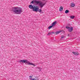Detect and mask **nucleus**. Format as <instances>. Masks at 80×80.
<instances>
[{"mask_svg": "<svg viewBox=\"0 0 80 80\" xmlns=\"http://www.w3.org/2000/svg\"><path fill=\"white\" fill-rule=\"evenodd\" d=\"M66 28L68 29V32H72L73 31V27H72L66 26Z\"/></svg>", "mask_w": 80, "mask_h": 80, "instance_id": "nucleus-4", "label": "nucleus"}, {"mask_svg": "<svg viewBox=\"0 0 80 80\" xmlns=\"http://www.w3.org/2000/svg\"><path fill=\"white\" fill-rule=\"evenodd\" d=\"M70 18H71V19H74V18H75V16L73 15H72L70 16Z\"/></svg>", "mask_w": 80, "mask_h": 80, "instance_id": "nucleus-12", "label": "nucleus"}, {"mask_svg": "<svg viewBox=\"0 0 80 80\" xmlns=\"http://www.w3.org/2000/svg\"><path fill=\"white\" fill-rule=\"evenodd\" d=\"M32 3V4L35 3L36 5H38V4H39L38 5L40 7V8H42L43 7V6H45V5L46 4V2H41L39 0H33L31 2L30 4Z\"/></svg>", "mask_w": 80, "mask_h": 80, "instance_id": "nucleus-1", "label": "nucleus"}, {"mask_svg": "<svg viewBox=\"0 0 80 80\" xmlns=\"http://www.w3.org/2000/svg\"><path fill=\"white\" fill-rule=\"evenodd\" d=\"M19 62H20V63L22 62L24 63H28V65H33V66H34V67L35 66V65L34 64L29 62L27 60L24 59L23 60H21L19 61Z\"/></svg>", "mask_w": 80, "mask_h": 80, "instance_id": "nucleus-3", "label": "nucleus"}, {"mask_svg": "<svg viewBox=\"0 0 80 80\" xmlns=\"http://www.w3.org/2000/svg\"><path fill=\"white\" fill-rule=\"evenodd\" d=\"M59 10L60 12L63 11V7H61L59 8Z\"/></svg>", "mask_w": 80, "mask_h": 80, "instance_id": "nucleus-11", "label": "nucleus"}, {"mask_svg": "<svg viewBox=\"0 0 80 80\" xmlns=\"http://www.w3.org/2000/svg\"><path fill=\"white\" fill-rule=\"evenodd\" d=\"M36 8L35 9V11L34 12H38L40 13H42V10L41 9H39V8H38V6H36Z\"/></svg>", "mask_w": 80, "mask_h": 80, "instance_id": "nucleus-5", "label": "nucleus"}, {"mask_svg": "<svg viewBox=\"0 0 80 80\" xmlns=\"http://www.w3.org/2000/svg\"><path fill=\"white\" fill-rule=\"evenodd\" d=\"M36 7H37L35 6H34L32 5V4H30L29 6V8H30L31 9H32L34 12H35Z\"/></svg>", "mask_w": 80, "mask_h": 80, "instance_id": "nucleus-6", "label": "nucleus"}, {"mask_svg": "<svg viewBox=\"0 0 80 80\" xmlns=\"http://www.w3.org/2000/svg\"><path fill=\"white\" fill-rule=\"evenodd\" d=\"M69 12V10H66L65 11V13H68Z\"/></svg>", "mask_w": 80, "mask_h": 80, "instance_id": "nucleus-13", "label": "nucleus"}, {"mask_svg": "<svg viewBox=\"0 0 80 80\" xmlns=\"http://www.w3.org/2000/svg\"><path fill=\"white\" fill-rule=\"evenodd\" d=\"M39 70H40V72H41V68H39Z\"/></svg>", "mask_w": 80, "mask_h": 80, "instance_id": "nucleus-17", "label": "nucleus"}, {"mask_svg": "<svg viewBox=\"0 0 80 80\" xmlns=\"http://www.w3.org/2000/svg\"><path fill=\"white\" fill-rule=\"evenodd\" d=\"M34 80H39V79H35L34 78Z\"/></svg>", "mask_w": 80, "mask_h": 80, "instance_id": "nucleus-18", "label": "nucleus"}, {"mask_svg": "<svg viewBox=\"0 0 80 80\" xmlns=\"http://www.w3.org/2000/svg\"><path fill=\"white\" fill-rule=\"evenodd\" d=\"M64 37H65L64 36H62V37H61V38H64Z\"/></svg>", "mask_w": 80, "mask_h": 80, "instance_id": "nucleus-16", "label": "nucleus"}, {"mask_svg": "<svg viewBox=\"0 0 80 80\" xmlns=\"http://www.w3.org/2000/svg\"><path fill=\"white\" fill-rule=\"evenodd\" d=\"M71 6L72 7H74L75 6V4L72 3L71 4Z\"/></svg>", "mask_w": 80, "mask_h": 80, "instance_id": "nucleus-9", "label": "nucleus"}, {"mask_svg": "<svg viewBox=\"0 0 80 80\" xmlns=\"http://www.w3.org/2000/svg\"><path fill=\"white\" fill-rule=\"evenodd\" d=\"M68 37H69V34H68Z\"/></svg>", "mask_w": 80, "mask_h": 80, "instance_id": "nucleus-20", "label": "nucleus"}, {"mask_svg": "<svg viewBox=\"0 0 80 80\" xmlns=\"http://www.w3.org/2000/svg\"><path fill=\"white\" fill-rule=\"evenodd\" d=\"M29 77H30V79H32V76H29Z\"/></svg>", "mask_w": 80, "mask_h": 80, "instance_id": "nucleus-15", "label": "nucleus"}, {"mask_svg": "<svg viewBox=\"0 0 80 80\" xmlns=\"http://www.w3.org/2000/svg\"><path fill=\"white\" fill-rule=\"evenodd\" d=\"M22 8L20 7H14L12 8V11L15 14H21L22 12Z\"/></svg>", "mask_w": 80, "mask_h": 80, "instance_id": "nucleus-2", "label": "nucleus"}, {"mask_svg": "<svg viewBox=\"0 0 80 80\" xmlns=\"http://www.w3.org/2000/svg\"><path fill=\"white\" fill-rule=\"evenodd\" d=\"M54 32H49L47 34V35H52V34H54Z\"/></svg>", "mask_w": 80, "mask_h": 80, "instance_id": "nucleus-10", "label": "nucleus"}, {"mask_svg": "<svg viewBox=\"0 0 80 80\" xmlns=\"http://www.w3.org/2000/svg\"><path fill=\"white\" fill-rule=\"evenodd\" d=\"M35 80V78H33V79H31V80Z\"/></svg>", "mask_w": 80, "mask_h": 80, "instance_id": "nucleus-19", "label": "nucleus"}, {"mask_svg": "<svg viewBox=\"0 0 80 80\" xmlns=\"http://www.w3.org/2000/svg\"><path fill=\"white\" fill-rule=\"evenodd\" d=\"M56 23H57V21H55V22H53V23L52 24V25L51 26L49 27L48 28V29H50V28H52V27H53V26H55V24Z\"/></svg>", "mask_w": 80, "mask_h": 80, "instance_id": "nucleus-7", "label": "nucleus"}, {"mask_svg": "<svg viewBox=\"0 0 80 80\" xmlns=\"http://www.w3.org/2000/svg\"><path fill=\"white\" fill-rule=\"evenodd\" d=\"M60 32H61V31H57L56 32V35H57V34H58V33H60Z\"/></svg>", "mask_w": 80, "mask_h": 80, "instance_id": "nucleus-14", "label": "nucleus"}, {"mask_svg": "<svg viewBox=\"0 0 80 80\" xmlns=\"http://www.w3.org/2000/svg\"><path fill=\"white\" fill-rule=\"evenodd\" d=\"M73 54L75 55H78L79 53L78 52H72Z\"/></svg>", "mask_w": 80, "mask_h": 80, "instance_id": "nucleus-8", "label": "nucleus"}]
</instances>
